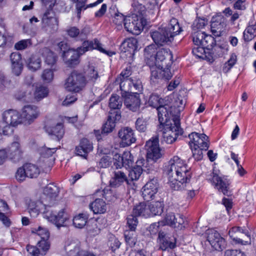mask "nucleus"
<instances>
[{
    "label": "nucleus",
    "instance_id": "1",
    "mask_svg": "<svg viewBox=\"0 0 256 256\" xmlns=\"http://www.w3.org/2000/svg\"><path fill=\"white\" fill-rule=\"evenodd\" d=\"M170 186L175 190L184 189L190 181L192 172L184 162L178 156H174L166 166Z\"/></svg>",
    "mask_w": 256,
    "mask_h": 256
},
{
    "label": "nucleus",
    "instance_id": "2",
    "mask_svg": "<svg viewBox=\"0 0 256 256\" xmlns=\"http://www.w3.org/2000/svg\"><path fill=\"white\" fill-rule=\"evenodd\" d=\"M172 55L168 49L160 48L156 52L154 65L151 68V82L158 83L161 80H170L172 74L168 68Z\"/></svg>",
    "mask_w": 256,
    "mask_h": 256
},
{
    "label": "nucleus",
    "instance_id": "3",
    "mask_svg": "<svg viewBox=\"0 0 256 256\" xmlns=\"http://www.w3.org/2000/svg\"><path fill=\"white\" fill-rule=\"evenodd\" d=\"M93 49H96L100 52L107 54L110 56H112V52H107L101 46L99 41L95 39L94 41H84L82 46L78 48L76 50L68 49L67 52H63L62 56L65 63L69 66L73 67L79 63V57L85 52Z\"/></svg>",
    "mask_w": 256,
    "mask_h": 256
},
{
    "label": "nucleus",
    "instance_id": "4",
    "mask_svg": "<svg viewBox=\"0 0 256 256\" xmlns=\"http://www.w3.org/2000/svg\"><path fill=\"white\" fill-rule=\"evenodd\" d=\"M182 31L177 19L172 18L168 26L151 32V37L156 45L163 46L171 42L174 37Z\"/></svg>",
    "mask_w": 256,
    "mask_h": 256
},
{
    "label": "nucleus",
    "instance_id": "5",
    "mask_svg": "<svg viewBox=\"0 0 256 256\" xmlns=\"http://www.w3.org/2000/svg\"><path fill=\"white\" fill-rule=\"evenodd\" d=\"M145 147L147 151L146 160L140 158L138 160H143L144 164L142 165L143 171L146 172L148 174L156 172L154 163L162 156L158 138L157 137L152 138L146 142Z\"/></svg>",
    "mask_w": 256,
    "mask_h": 256
},
{
    "label": "nucleus",
    "instance_id": "6",
    "mask_svg": "<svg viewBox=\"0 0 256 256\" xmlns=\"http://www.w3.org/2000/svg\"><path fill=\"white\" fill-rule=\"evenodd\" d=\"M118 86L122 97L130 93L136 94L140 92L142 90V82L140 79L136 78L124 79L122 77H118L113 83V87L118 88Z\"/></svg>",
    "mask_w": 256,
    "mask_h": 256
},
{
    "label": "nucleus",
    "instance_id": "7",
    "mask_svg": "<svg viewBox=\"0 0 256 256\" xmlns=\"http://www.w3.org/2000/svg\"><path fill=\"white\" fill-rule=\"evenodd\" d=\"M164 126L163 140L168 144L175 142L178 135H182V129L180 127V120L172 116V122L162 124Z\"/></svg>",
    "mask_w": 256,
    "mask_h": 256
},
{
    "label": "nucleus",
    "instance_id": "8",
    "mask_svg": "<svg viewBox=\"0 0 256 256\" xmlns=\"http://www.w3.org/2000/svg\"><path fill=\"white\" fill-rule=\"evenodd\" d=\"M43 215L44 218L54 223L58 228L66 226V222L70 218L69 215L64 208L56 212L52 208H45L43 211Z\"/></svg>",
    "mask_w": 256,
    "mask_h": 256
},
{
    "label": "nucleus",
    "instance_id": "9",
    "mask_svg": "<svg viewBox=\"0 0 256 256\" xmlns=\"http://www.w3.org/2000/svg\"><path fill=\"white\" fill-rule=\"evenodd\" d=\"M59 189L53 184H48L44 189L40 201L44 206L49 208L53 205L58 197Z\"/></svg>",
    "mask_w": 256,
    "mask_h": 256
},
{
    "label": "nucleus",
    "instance_id": "10",
    "mask_svg": "<svg viewBox=\"0 0 256 256\" xmlns=\"http://www.w3.org/2000/svg\"><path fill=\"white\" fill-rule=\"evenodd\" d=\"M86 84V80L84 75L74 71L67 78L65 88L68 91L77 92L81 90Z\"/></svg>",
    "mask_w": 256,
    "mask_h": 256
},
{
    "label": "nucleus",
    "instance_id": "11",
    "mask_svg": "<svg viewBox=\"0 0 256 256\" xmlns=\"http://www.w3.org/2000/svg\"><path fill=\"white\" fill-rule=\"evenodd\" d=\"M204 237L212 247L218 251H222L226 246L225 240L214 229H208L204 234Z\"/></svg>",
    "mask_w": 256,
    "mask_h": 256
},
{
    "label": "nucleus",
    "instance_id": "12",
    "mask_svg": "<svg viewBox=\"0 0 256 256\" xmlns=\"http://www.w3.org/2000/svg\"><path fill=\"white\" fill-rule=\"evenodd\" d=\"M208 179L219 192H222L224 195L228 196L230 194V182L227 178L224 176H220L217 173L214 171L211 173Z\"/></svg>",
    "mask_w": 256,
    "mask_h": 256
},
{
    "label": "nucleus",
    "instance_id": "13",
    "mask_svg": "<svg viewBox=\"0 0 256 256\" xmlns=\"http://www.w3.org/2000/svg\"><path fill=\"white\" fill-rule=\"evenodd\" d=\"M144 22L137 16H128L125 18L124 26L126 30L134 35L139 34L144 28Z\"/></svg>",
    "mask_w": 256,
    "mask_h": 256
},
{
    "label": "nucleus",
    "instance_id": "14",
    "mask_svg": "<svg viewBox=\"0 0 256 256\" xmlns=\"http://www.w3.org/2000/svg\"><path fill=\"white\" fill-rule=\"evenodd\" d=\"M118 136L120 140V144L122 147L130 146L136 140L134 130L128 126L122 128L118 130Z\"/></svg>",
    "mask_w": 256,
    "mask_h": 256
},
{
    "label": "nucleus",
    "instance_id": "15",
    "mask_svg": "<svg viewBox=\"0 0 256 256\" xmlns=\"http://www.w3.org/2000/svg\"><path fill=\"white\" fill-rule=\"evenodd\" d=\"M190 140L189 144L190 148H200L204 151L208 150L209 147L208 136L204 134L192 132L188 135Z\"/></svg>",
    "mask_w": 256,
    "mask_h": 256
},
{
    "label": "nucleus",
    "instance_id": "16",
    "mask_svg": "<svg viewBox=\"0 0 256 256\" xmlns=\"http://www.w3.org/2000/svg\"><path fill=\"white\" fill-rule=\"evenodd\" d=\"M16 140L12 142L8 148V158L14 162H19L22 157L23 150L20 142L18 136L15 138Z\"/></svg>",
    "mask_w": 256,
    "mask_h": 256
},
{
    "label": "nucleus",
    "instance_id": "17",
    "mask_svg": "<svg viewBox=\"0 0 256 256\" xmlns=\"http://www.w3.org/2000/svg\"><path fill=\"white\" fill-rule=\"evenodd\" d=\"M158 188V180L155 178L150 179L142 188V196L144 200L147 201L152 200Z\"/></svg>",
    "mask_w": 256,
    "mask_h": 256
},
{
    "label": "nucleus",
    "instance_id": "18",
    "mask_svg": "<svg viewBox=\"0 0 256 256\" xmlns=\"http://www.w3.org/2000/svg\"><path fill=\"white\" fill-rule=\"evenodd\" d=\"M48 239H41L36 246L28 245L26 246L28 252L32 256H44L50 247Z\"/></svg>",
    "mask_w": 256,
    "mask_h": 256
},
{
    "label": "nucleus",
    "instance_id": "19",
    "mask_svg": "<svg viewBox=\"0 0 256 256\" xmlns=\"http://www.w3.org/2000/svg\"><path fill=\"white\" fill-rule=\"evenodd\" d=\"M64 250L67 256H82L86 250L80 247L78 240L68 239L66 242Z\"/></svg>",
    "mask_w": 256,
    "mask_h": 256
},
{
    "label": "nucleus",
    "instance_id": "20",
    "mask_svg": "<svg viewBox=\"0 0 256 256\" xmlns=\"http://www.w3.org/2000/svg\"><path fill=\"white\" fill-rule=\"evenodd\" d=\"M38 115V112L36 106L31 105L24 106L20 114L22 124H30L36 118Z\"/></svg>",
    "mask_w": 256,
    "mask_h": 256
},
{
    "label": "nucleus",
    "instance_id": "21",
    "mask_svg": "<svg viewBox=\"0 0 256 256\" xmlns=\"http://www.w3.org/2000/svg\"><path fill=\"white\" fill-rule=\"evenodd\" d=\"M230 236L235 242L242 244H250V238L249 236L244 232L240 227H233L228 232Z\"/></svg>",
    "mask_w": 256,
    "mask_h": 256
},
{
    "label": "nucleus",
    "instance_id": "22",
    "mask_svg": "<svg viewBox=\"0 0 256 256\" xmlns=\"http://www.w3.org/2000/svg\"><path fill=\"white\" fill-rule=\"evenodd\" d=\"M2 118L4 122L11 124L12 126H16L22 124L20 114L14 110L10 109L5 110L2 113Z\"/></svg>",
    "mask_w": 256,
    "mask_h": 256
},
{
    "label": "nucleus",
    "instance_id": "23",
    "mask_svg": "<svg viewBox=\"0 0 256 256\" xmlns=\"http://www.w3.org/2000/svg\"><path fill=\"white\" fill-rule=\"evenodd\" d=\"M125 97L124 104L130 110L137 111L140 106V100L138 93L134 94H128Z\"/></svg>",
    "mask_w": 256,
    "mask_h": 256
},
{
    "label": "nucleus",
    "instance_id": "24",
    "mask_svg": "<svg viewBox=\"0 0 256 256\" xmlns=\"http://www.w3.org/2000/svg\"><path fill=\"white\" fill-rule=\"evenodd\" d=\"M92 143L86 138L82 139L78 146L76 148V154L84 158H86L88 153L92 150Z\"/></svg>",
    "mask_w": 256,
    "mask_h": 256
},
{
    "label": "nucleus",
    "instance_id": "25",
    "mask_svg": "<svg viewBox=\"0 0 256 256\" xmlns=\"http://www.w3.org/2000/svg\"><path fill=\"white\" fill-rule=\"evenodd\" d=\"M225 25L224 18L222 15L213 16L211 22V31L215 36H219Z\"/></svg>",
    "mask_w": 256,
    "mask_h": 256
},
{
    "label": "nucleus",
    "instance_id": "26",
    "mask_svg": "<svg viewBox=\"0 0 256 256\" xmlns=\"http://www.w3.org/2000/svg\"><path fill=\"white\" fill-rule=\"evenodd\" d=\"M157 52L156 46L154 44L149 45L144 48V60L150 67H153L154 65Z\"/></svg>",
    "mask_w": 256,
    "mask_h": 256
},
{
    "label": "nucleus",
    "instance_id": "27",
    "mask_svg": "<svg viewBox=\"0 0 256 256\" xmlns=\"http://www.w3.org/2000/svg\"><path fill=\"white\" fill-rule=\"evenodd\" d=\"M169 108L168 106H163L162 104L156 108L158 120L162 125L172 122V118H170L171 113L168 112Z\"/></svg>",
    "mask_w": 256,
    "mask_h": 256
},
{
    "label": "nucleus",
    "instance_id": "28",
    "mask_svg": "<svg viewBox=\"0 0 256 256\" xmlns=\"http://www.w3.org/2000/svg\"><path fill=\"white\" fill-rule=\"evenodd\" d=\"M112 132V120L111 116H108L106 121L104 124L102 128V131L100 130H94V134L99 142L102 140L103 137Z\"/></svg>",
    "mask_w": 256,
    "mask_h": 256
},
{
    "label": "nucleus",
    "instance_id": "29",
    "mask_svg": "<svg viewBox=\"0 0 256 256\" xmlns=\"http://www.w3.org/2000/svg\"><path fill=\"white\" fill-rule=\"evenodd\" d=\"M46 132L50 135L55 136L58 140L62 139L64 134V130L62 123H57L54 126H46Z\"/></svg>",
    "mask_w": 256,
    "mask_h": 256
},
{
    "label": "nucleus",
    "instance_id": "30",
    "mask_svg": "<svg viewBox=\"0 0 256 256\" xmlns=\"http://www.w3.org/2000/svg\"><path fill=\"white\" fill-rule=\"evenodd\" d=\"M158 239L160 248L162 250H166L168 248H174L176 246V244L170 238L166 235L164 232H159Z\"/></svg>",
    "mask_w": 256,
    "mask_h": 256
},
{
    "label": "nucleus",
    "instance_id": "31",
    "mask_svg": "<svg viewBox=\"0 0 256 256\" xmlns=\"http://www.w3.org/2000/svg\"><path fill=\"white\" fill-rule=\"evenodd\" d=\"M90 208L94 214H104L106 210V204L101 198H96L90 204Z\"/></svg>",
    "mask_w": 256,
    "mask_h": 256
},
{
    "label": "nucleus",
    "instance_id": "32",
    "mask_svg": "<svg viewBox=\"0 0 256 256\" xmlns=\"http://www.w3.org/2000/svg\"><path fill=\"white\" fill-rule=\"evenodd\" d=\"M149 202H140L134 206L133 214L138 216H150Z\"/></svg>",
    "mask_w": 256,
    "mask_h": 256
},
{
    "label": "nucleus",
    "instance_id": "33",
    "mask_svg": "<svg viewBox=\"0 0 256 256\" xmlns=\"http://www.w3.org/2000/svg\"><path fill=\"white\" fill-rule=\"evenodd\" d=\"M122 96H120L118 94H116L113 96V109H117L116 112H113L114 114V122H118L121 119V112L120 109L122 107L123 102Z\"/></svg>",
    "mask_w": 256,
    "mask_h": 256
},
{
    "label": "nucleus",
    "instance_id": "34",
    "mask_svg": "<svg viewBox=\"0 0 256 256\" xmlns=\"http://www.w3.org/2000/svg\"><path fill=\"white\" fill-rule=\"evenodd\" d=\"M41 62V59L38 54H32L28 60V67L32 71H36L40 68Z\"/></svg>",
    "mask_w": 256,
    "mask_h": 256
},
{
    "label": "nucleus",
    "instance_id": "35",
    "mask_svg": "<svg viewBox=\"0 0 256 256\" xmlns=\"http://www.w3.org/2000/svg\"><path fill=\"white\" fill-rule=\"evenodd\" d=\"M143 160H137L136 162V166L134 167L129 172V178L132 180H138L142 173L143 169L142 168Z\"/></svg>",
    "mask_w": 256,
    "mask_h": 256
},
{
    "label": "nucleus",
    "instance_id": "36",
    "mask_svg": "<svg viewBox=\"0 0 256 256\" xmlns=\"http://www.w3.org/2000/svg\"><path fill=\"white\" fill-rule=\"evenodd\" d=\"M137 40L136 38H132L126 40L122 44L120 48L124 52H128L131 54V50L132 51L136 48Z\"/></svg>",
    "mask_w": 256,
    "mask_h": 256
},
{
    "label": "nucleus",
    "instance_id": "37",
    "mask_svg": "<svg viewBox=\"0 0 256 256\" xmlns=\"http://www.w3.org/2000/svg\"><path fill=\"white\" fill-rule=\"evenodd\" d=\"M150 216L156 215H160L162 214L164 208L163 202L156 201L149 202Z\"/></svg>",
    "mask_w": 256,
    "mask_h": 256
},
{
    "label": "nucleus",
    "instance_id": "38",
    "mask_svg": "<svg viewBox=\"0 0 256 256\" xmlns=\"http://www.w3.org/2000/svg\"><path fill=\"white\" fill-rule=\"evenodd\" d=\"M40 53L45 58V62L48 65H54L56 62V56L48 48L40 50Z\"/></svg>",
    "mask_w": 256,
    "mask_h": 256
},
{
    "label": "nucleus",
    "instance_id": "39",
    "mask_svg": "<svg viewBox=\"0 0 256 256\" xmlns=\"http://www.w3.org/2000/svg\"><path fill=\"white\" fill-rule=\"evenodd\" d=\"M24 168H26V174L28 178H36L40 174V168L35 164H24Z\"/></svg>",
    "mask_w": 256,
    "mask_h": 256
},
{
    "label": "nucleus",
    "instance_id": "40",
    "mask_svg": "<svg viewBox=\"0 0 256 256\" xmlns=\"http://www.w3.org/2000/svg\"><path fill=\"white\" fill-rule=\"evenodd\" d=\"M243 36L244 40L247 42L251 40L256 36V22H251L244 31Z\"/></svg>",
    "mask_w": 256,
    "mask_h": 256
},
{
    "label": "nucleus",
    "instance_id": "41",
    "mask_svg": "<svg viewBox=\"0 0 256 256\" xmlns=\"http://www.w3.org/2000/svg\"><path fill=\"white\" fill-rule=\"evenodd\" d=\"M88 216L86 214H80L73 218V224L76 228H82L87 222Z\"/></svg>",
    "mask_w": 256,
    "mask_h": 256
},
{
    "label": "nucleus",
    "instance_id": "42",
    "mask_svg": "<svg viewBox=\"0 0 256 256\" xmlns=\"http://www.w3.org/2000/svg\"><path fill=\"white\" fill-rule=\"evenodd\" d=\"M48 94V90L46 86L42 85H39L36 86L34 92V96L35 99L39 100L45 97H46Z\"/></svg>",
    "mask_w": 256,
    "mask_h": 256
},
{
    "label": "nucleus",
    "instance_id": "43",
    "mask_svg": "<svg viewBox=\"0 0 256 256\" xmlns=\"http://www.w3.org/2000/svg\"><path fill=\"white\" fill-rule=\"evenodd\" d=\"M135 230H128L124 232V237L126 243L131 247L134 246L136 242Z\"/></svg>",
    "mask_w": 256,
    "mask_h": 256
},
{
    "label": "nucleus",
    "instance_id": "44",
    "mask_svg": "<svg viewBox=\"0 0 256 256\" xmlns=\"http://www.w3.org/2000/svg\"><path fill=\"white\" fill-rule=\"evenodd\" d=\"M15 97L19 100H28L31 97V90L30 88H22L16 92Z\"/></svg>",
    "mask_w": 256,
    "mask_h": 256
},
{
    "label": "nucleus",
    "instance_id": "45",
    "mask_svg": "<svg viewBox=\"0 0 256 256\" xmlns=\"http://www.w3.org/2000/svg\"><path fill=\"white\" fill-rule=\"evenodd\" d=\"M126 180V176L124 172L121 171L116 172L113 178V186H118Z\"/></svg>",
    "mask_w": 256,
    "mask_h": 256
},
{
    "label": "nucleus",
    "instance_id": "46",
    "mask_svg": "<svg viewBox=\"0 0 256 256\" xmlns=\"http://www.w3.org/2000/svg\"><path fill=\"white\" fill-rule=\"evenodd\" d=\"M212 48V56H210V57H208V60L210 62H214L216 58L222 56L224 50V48L220 46H216Z\"/></svg>",
    "mask_w": 256,
    "mask_h": 256
},
{
    "label": "nucleus",
    "instance_id": "47",
    "mask_svg": "<svg viewBox=\"0 0 256 256\" xmlns=\"http://www.w3.org/2000/svg\"><path fill=\"white\" fill-rule=\"evenodd\" d=\"M205 34V33L201 30L192 31V40L194 44L200 46Z\"/></svg>",
    "mask_w": 256,
    "mask_h": 256
},
{
    "label": "nucleus",
    "instance_id": "48",
    "mask_svg": "<svg viewBox=\"0 0 256 256\" xmlns=\"http://www.w3.org/2000/svg\"><path fill=\"white\" fill-rule=\"evenodd\" d=\"M237 61V56L234 54L230 55V59L224 64L222 70L224 72L227 73L236 64Z\"/></svg>",
    "mask_w": 256,
    "mask_h": 256
},
{
    "label": "nucleus",
    "instance_id": "49",
    "mask_svg": "<svg viewBox=\"0 0 256 256\" xmlns=\"http://www.w3.org/2000/svg\"><path fill=\"white\" fill-rule=\"evenodd\" d=\"M148 104L152 107L156 108L163 104V100L158 95L152 94L149 98Z\"/></svg>",
    "mask_w": 256,
    "mask_h": 256
},
{
    "label": "nucleus",
    "instance_id": "50",
    "mask_svg": "<svg viewBox=\"0 0 256 256\" xmlns=\"http://www.w3.org/2000/svg\"><path fill=\"white\" fill-rule=\"evenodd\" d=\"M214 44V39L213 37L209 35L205 34L204 40L202 41L200 46L209 50L212 48Z\"/></svg>",
    "mask_w": 256,
    "mask_h": 256
},
{
    "label": "nucleus",
    "instance_id": "51",
    "mask_svg": "<svg viewBox=\"0 0 256 256\" xmlns=\"http://www.w3.org/2000/svg\"><path fill=\"white\" fill-rule=\"evenodd\" d=\"M41 78L42 80L46 83L51 82L54 78V72L50 69H46L43 70Z\"/></svg>",
    "mask_w": 256,
    "mask_h": 256
},
{
    "label": "nucleus",
    "instance_id": "52",
    "mask_svg": "<svg viewBox=\"0 0 256 256\" xmlns=\"http://www.w3.org/2000/svg\"><path fill=\"white\" fill-rule=\"evenodd\" d=\"M136 214H131L128 216L127 218V224L130 228V230H135L138 223V221Z\"/></svg>",
    "mask_w": 256,
    "mask_h": 256
},
{
    "label": "nucleus",
    "instance_id": "53",
    "mask_svg": "<svg viewBox=\"0 0 256 256\" xmlns=\"http://www.w3.org/2000/svg\"><path fill=\"white\" fill-rule=\"evenodd\" d=\"M32 45L31 40L30 39L23 40L16 42L14 48L17 50H23Z\"/></svg>",
    "mask_w": 256,
    "mask_h": 256
},
{
    "label": "nucleus",
    "instance_id": "54",
    "mask_svg": "<svg viewBox=\"0 0 256 256\" xmlns=\"http://www.w3.org/2000/svg\"><path fill=\"white\" fill-rule=\"evenodd\" d=\"M27 177L26 174V168H24V165L19 168L16 173V178L19 182L24 181Z\"/></svg>",
    "mask_w": 256,
    "mask_h": 256
},
{
    "label": "nucleus",
    "instance_id": "55",
    "mask_svg": "<svg viewBox=\"0 0 256 256\" xmlns=\"http://www.w3.org/2000/svg\"><path fill=\"white\" fill-rule=\"evenodd\" d=\"M206 24V22L202 18L196 20L192 25V31L201 30Z\"/></svg>",
    "mask_w": 256,
    "mask_h": 256
},
{
    "label": "nucleus",
    "instance_id": "56",
    "mask_svg": "<svg viewBox=\"0 0 256 256\" xmlns=\"http://www.w3.org/2000/svg\"><path fill=\"white\" fill-rule=\"evenodd\" d=\"M192 52L194 56L199 58H204V56L207 58L208 57L207 56H205L204 48L202 46H197L196 47L194 48H192Z\"/></svg>",
    "mask_w": 256,
    "mask_h": 256
},
{
    "label": "nucleus",
    "instance_id": "57",
    "mask_svg": "<svg viewBox=\"0 0 256 256\" xmlns=\"http://www.w3.org/2000/svg\"><path fill=\"white\" fill-rule=\"evenodd\" d=\"M136 126L138 131L144 132L146 129V122L142 118H139L136 122Z\"/></svg>",
    "mask_w": 256,
    "mask_h": 256
},
{
    "label": "nucleus",
    "instance_id": "58",
    "mask_svg": "<svg viewBox=\"0 0 256 256\" xmlns=\"http://www.w3.org/2000/svg\"><path fill=\"white\" fill-rule=\"evenodd\" d=\"M134 12L140 15H143L146 10L145 6L137 1H134L132 4Z\"/></svg>",
    "mask_w": 256,
    "mask_h": 256
},
{
    "label": "nucleus",
    "instance_id": "59",
    "mask_svg": "<svg viewBox=\"0 0 256 256\" xmlns=\"http://www.w3.org/2000/svg\"><path fill=\"white\" fill-rule=\"evenodd\" d=\"M192 152V156L196 160H200L203 158V151L204 149L200 148H190Z\"/></svg>",
    "mask_w": 256,
    "mask_h": 256
},
{
    "label": "nucleus",
    "instance_id": "60",
    "mask_svg": "<svg viewBox=\"0 0 256 256\" xmlns=\"http://www.w3.org/2000/svg\"><path fill=\"white\" fill-rule=\"evenodd\" d=\"M74 2L76 3V8L77 10V16L78 19L80 18L81 11L85 6L86 0H72Z\"/></svg>",
    "mask_w": 256,
    "mask_h": 256
},
{
    "label": "nucleus",
    "instance_id": "61",
    "mask_svg": "<svg viewBox=\"0 0 256 256\" xmlns=\"http://www.w3.org/2000/svg\"><path fill=\"white\" fill-rule=\"evenodd\" d=\"M113 163L116 168H121L124 164L122 156L116 152L113 158Z\"/></svg>",
    "mask_w": 256,
    "mask_h": 256
},
{
    "label": "nucleus",
    "instance_id": "62",
    "mask_svg": "<svg viewBox=\"0 0 256 256\" xmlns=\"http://www.w3.org/2000/svg\"><path fill=\"white\" fill-rule=\"evenodd\" d=\"M122 156L124 161V164L128 166L132 164L134 162L133 156L130 152H124Z\"/></svg>",
    "mask_w": 256,
    "mask_h": 256
},
{
    "label": "nucleus",
    "instance_id": "63",
    "mask_svg": "<svg viewBox=\"0 0 256 256\" xmlns=\"http://www.w3.org/2000/svg\"><path fill=\"white\" fill-rule=\"evenodd\" d=\"M176 216L172 212H167L164 218V222L165 224L172 226L174 224Z\"/></svg>",
    "mask_w": 256,
    "mask_h": 256
},
{
    "label": "nucleus",
    "instance_id": "64",
    "mask_svg": "<svg viewBox=\"0 0 256 256\" xmlns=\"http://www.w3.org/2000/svg\"><path fill=\"white\" fill-rule=\"evenodd\" d=\"M224 256H246L245 254L238 250H227L224 252Z\"/></svg>",
    "mask_w": 256,
    "mask_h": 256
}]
</instances>
